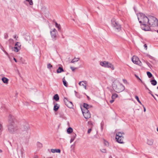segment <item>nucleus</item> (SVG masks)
Masks as SVG:
<instances>
[{"instance_id": "f03ea898", "label": "nucleus", "mask_w": 158, "mask_h": 158, "mask_svg": "<svg viewBox=\"0 0 158 158\" xmlns=\"http://www.w3.org/2000/svg\"><path fill=\"white\" fill-rule=\"evenodd\" d=\"M138 19L140 23H148V16H146L143 13H140L137 15Z\"/></svg>"}, {"instance_id": "4468645a", "label": "nucleus", "mask_w": 158, "mask_h": 158, "mask_svg": "<svg viewBox=\"0 0 158 158\" xmlns=\"http://www.w3.org/2000/svg\"><path fill=\"white\" fill-rule=\"evenodd\" d=\"M15 118L11 114L9 115L8 117L9 123H15Z\"/></svg>"}, {"instance_id": "79ce46f5", "label": "nucleus", "mask_w": 158, "mask_h": 158, "mask_svg": "<svg viewBox=\"0 0 158 158\" xmlns=\"http://www.w3.org/2000/svg\"><path fill=\"white\" fill-rule=\"evenodd\" d=\"M8 37V35L6 33L4 35V38L5 39H7Z\"/></svg>"}, {"instance_id": "9d476101", "label": "nucleus", "mask_w": 158, "mask_h": 158, "mask_svg": "<svg viewBox=\"0 0 158 158\" xmlns=\"http://www.w3.org/2000/svg\"><path fill=\"white\" fill-rule=\"evenodd\" d=\"M17 151L19 157L20 156L23 158L24 157L25 154L23 149H17Z\"/></svg>"}, {"instance_id": "09e8293b", "label": "nucleus", "mask_w": 158, "mask_h": 158, "mask_svg": "<svg viewBox=\"0 0 158 158\" xmlns=\"http://www.w3.org/2000/svg\"><path fill=\"white\" fill-rule=\"evenodd\" d=\"M114 99H112V100H110V102L111 103H112L114 101Z\"/></svg>"}, {"instance_id": "aec40b11", "label": "nucleus", "mask_w": 158, "mask_h": 158, "mask_svg": "<svg viewBox=\"0 0 158 158\" xmlns=\"http://www.w3.org/2000/svg\"><path fill=\"white\" fill-rule=\"evenodd\" d=\"M64 70L62 67H59L58 69L57 70L56 72L57 73H61L62 72H64Z\"/></svg>"}, {"instance_id": "49530a36", "label": "nucleus", "mask_w": 158, "mask_h": 158, "mask_svg": "<svg viewBox=\"0 0 158 158\" xmlns=\"http://www.w3.org/2000/svg\"><path fill=\"white\" fill-rule=\"evenodd\" d=\"M142 105L143 106V111H144V112H145L146 110V108H145V107L142 104Z\"/></svg>"}, {"instance_id": "cd10ccee", "label": "nucleus", "mask_w": 158, "mask_h": 158, "mask_svg": "<svg viewBox=\"0 0 158 158\" xmlns=\"http://www.w3.org/2000/svg\"><path fill=\"white\" fill-rule=\"evenodd\" d=\"M76 135L75 134H74L71 137V138L70 140V143H72L73 142L74 139H75V138H76Z\"/></svg>"}, {"instance_id": "72a5a7b5", "label": "nucleus", "mask_w": 158, "mask_h": 158, "mask_svg": "<svg viewBox=\"0 0 158 158\" xmlns=\"http://www.w3.org/2000/svg\"><path fill=\"white\" fill-rule=\"evenodd\" d=\"M118 96V95L116 94H113L112 96V99H115L116 98H117Z\"/></svg>"}, {"instance_id": "9b49d317", "label": "nucleus", "mask_w": 158, "mask_h": 158, "mask_svg": "<svg viewBox=\"0 0 158 158\" xmlns=\"http://www.w3.org/2000/svg\"><path fill=\"white\" fill-rule=\"evenodd\" d=\"M51 37L52 40L55 41L56 40V33H57V31L55 28L53 29L52 31L50 32Z\"/></svg>"}, {"instance_id": "6e6d98bb", "label": "nucleus", "mask_w": 158, "mask_h": 158, "mask_svg": "<svg viewBox=\"0 0 158 158\" xmlns=\"http://www.w3.org/2000/svg\"><path fill=\"white\" fill-rule=\"evenodd\" d=\"M13 59L16 62H17V60L15 58H14Z\"/></svg>"}, {"instance_id": "680f3d73", "label": "nucleus", "mask_w": 158, "mask_h": 158, "mask_svg": "<svg viewBox=\"0 0 158 158\" xmlns=\"http://www.w3.org/2000/svg\"><path fill=\"white\" fill-rule=\"evenodd\" d=\"M145 86L147 89L149 90L148 89L147 87L146 86Z\"/></svg>"}, {"instance_id": "774afa93", "label": "nucleus", "mask_w": 158, "mask_h": 158, "mask_svg": "<svg viewBox=\"0 0 158 158\" xmlns=\"http://www.w3.org/2000/svg\"><path fill=\"white\" fill-rule=\"evenodd\" d=\"M157 131L158 132V128H157Z\"/></svg>"}, {"instance_id": "f8f14e48", "label": "nucleus", "mask_w": 158, "mask_h": 158, "mask_svg": "<svg viewBox=\"0 0 158 158\" xmlns=\"http://www.w3.org/2000/svg\"><path fill=\"white\" fill-rule=\"evenodd\" d=\"M132 62L135 64L141 65V64L140 61L139 60L138 57L135 56H133L132 59Z\"/></svg>"}, {"instance_id": "39448f33", "label": "nucleus", "mask_w": 158, "mask_h": 158, "mask_svg": "<svg viewBox=\"0 0 158 158\" xmlns=\"http://www.w3.org/2000/svg\"><path fill=\"white\" fill-rule=\"evenodd\" d=\"M112 26L116 32L119 31L121 30V25L114 19L111 20Z\"/></svg>"}, {"instance_id": "e433bc0d", "label": "nucleus", "mask_w": 158, "mask_h": 158, "mask_svg": "<svg viewBox=\"0 0 158 158\" xmlns=\"http://www.w3.org/2000/svg\"><path fill=\"white\" fill-rule=\"evenodd\" d=\"M15 46H17L19 48H20L21 45L20 43L17 42L16 43Z\"/></svg>"}, {"instance_id": "2f4dec72", "label": "nucleus", "mask_w": 158, "mask_h": 158, "mask_svg": "<svg viewBox=\"0 0 158 158\" xmlns=\"http://www.w3.org/2000/svg\"><path fill=\"white\" fill-rule=\"evenodd\" d=\"M55 25L56 27L58 29V30L60 31V30L61 29L60 26V24H58L56 22L55 23Z\"/></svg>"}, {"instance_id": "7c9ffc66", "label": "nucleus", "mask_w": 158, "mask_h": 158, "mask_svg": "<svg viewBox=\"0 0 158 158\" xmlns=\"http://www.w3.org/2000/svg\"><path fill=\"white\" fill-rule=\"evenodd\" d=\"M25 40L28 41L29 43H30V41H31L30 37L29 35L26 36L25 38Z\"/></svg>"}, {"instance_id": "dca6fc26", "label": "nucleus", "mask_w": 158, "mask_h": 158, "mask_svg": "<svg viewBox=\"0 0 158 158\" xmlns=\"http://www.w3.org/2000/svg\"><path fill=\"white\" fill-rule=\"evenodd\" d=\"M83 115L84 117L86 119H88L91 117V115L89 112L87 113H85V114L83 113Z\"/></svg>"}, {"instance_id": "f704fd0d", "label": "nucleus", "mask_w": 158, "mask_h": 158, "mask_svg": "<svg viewBox=\"0 0 158 158\" xmlns=\"http://www.w3.org/2000/svg\"><path fill=\"white\" fill-rule=\"evenodd\" d=\"M81 82H83L85 84H87V81H80L79 82L78 84L80 85H82L83 86L84 85L83 84H81Z\"/></svg>"}, {"instance_id": "37998d69", "label": "nucleus", "mask_w": 158, "mask_h": 158, "mask_svg": "<svg viewBox=\"0 0 158 158\" xmlns=\"http://www.w3.org/2000/svg\"><path fill=\"white\" fill-rule=\"evenodd\" d=\"M70 69H72L73 71H74L75 69H77V68H74L73 67H70Z\"/></svg>"}, {"instance_id": "8fccbe9b", "label": "nucleus", "mask_w": 158, "mask_h": 158, "mask_svg": "<svg viewBox=\"0 0 158 158\" xmlns=\"http://www.w3.org/2000/svg\"><path fill=\"white\" fill-rule=\"evenodd\" d=\"M144 47L147 50V45L146 44H144Z\"/></svg>"}, {"instance_id": "1a4fd4ad", "label": "nucleus", "mask_w": 158, "mask_h": 158, "mask_svg": "<svg viewBox=\"0 0 158 158\" xmlns=\"http://www.w3.org/2000/svg\"><path fill=\"white\" fill-rule=\"evenodd\" d=\"M64 102L65 105L69 108H71L73 107V105L72 102L69 101L67 99L64 98Z\"/></svg>"}, {"instance_id": "2eb2a0df", "label": "nucleus", "mask_w": 158, "mask_h": 158, "mask_svg": "<svg viewBox=\"0 0 158 158\" xmlns=\"http://www.w3.org/2000/svg\"><path fill=\"white\" fill-rule=\"evenodd\" d=\"M54 106L53 108V110L55 111H56L58 110V109H59V107H60V105L58 104L57 103H54Z\"/></svg>"}, {"instance_id": "20e7f679", "label": "nucleus", "mask_w": 158, "mask_h": 158, "mask_svg": "<svg viewBox=\"0 0 158 158\" xmlns=\"http://www.w3.org/2000/svg\"><path fill=\"white\" fill-rule=\"evenodd\" d=\"M8 131L11 134L16 132L18 130V127L15 123H9L8 125Z\"/></svg>"}, {"instance_id": "a878e982", "label": "nucleus", "mask_w": 158, "mask_h": 158, "mask_svg": "<svg viewBox=\"0 0 158 158\" xmlns=\"http://www.w3.org/2000/svg\"><path fill=\"white\" fill-rule=\"evenodd\" d=\"M150 82H151V84L153 85H155L157 84V81L154 79L151 80L150 81Z\"/></svg>"}, {"instance_id": "58836bf2", "label": "nucleus", "mask_w": 158, "mask_h": 158, "mask_svg": "<svg viewBox=\"0 0 158 158\" xmlns=\"http://www.w3.org/2000/svg\"><path fill=\"white\" fill-rule=\"evenodd\" d=\"M135 98L138 101V102L141 105H142V104L141 102L140 101L139 98L137 96H135Z\"/></svg>"}, {"instance_id": "f3484780", "label": "nucleus", "mask_w": 158, "mask_h": 158, "mask_svg": "<svg viewBox=\"0 0 158 158\" xmlns=\"http://www.w3.org/2000/svg\"><path fill=\"white\" fill-rule=\"evenodd\" d=\"M51 151L53 153L55 152L60 153V152L61 150L60 149H51Z\"/></svg>"}, {"instance_id": "a211bd4d", "label": "nucleus", "mask_w": 158, "mask_h": 158, "mask_svg": "<svg viewBox=\"0 0 158 158\" xmlns=\"http://www.w3.org/2000/svg\"><path fill=\"white\" fill-rule=\"evenodd\" d=\"M2 80L4 83L6 84H7L8 83L9 80L7 78L3 77L2 78Z\"/></svg>"}, {"instance_id": "bb28decb", "label": "nucleus", "mask_w": 158, "mask_h": 158, "mask_svg": "<svg viewBox=\"0 0 158 158\" xmlns=\"http://www.w3.org/2000/svg\"><path fill=\"white\" fill-rule=\"evenodd\" d=\"M73 129L71 127H69L67 130V132L68 134H69L73 132Z\"/></svg>"}, {"instance_id": "c85d7f7f", "label": "nucleus", "mask_w": 158, "mask_h": 158, "mask_svg": "<svg viewBox=\"0 0 158 158\" xmlns=\"http://www.w3.org/2000/svg\"><path fill=\"white\" fill-rule=\"evenodd\" d=\"M62 80H63V82L64 85L65 86L67 87L68 86V84H67V82L66 81H65V77H64L63 78Z\"/></svg>"}, {"instance_id": "a18cd8bd", "label": "nucleus", "mask_w": 158, "mask_h": 158, "mask_svg": "<svg viewBox=\"0 0 158 158\" xmlns=\"http://www.w3.org/2000/svg\"><path fill=\"white\" fill-rule=\"evenodd\" d=\"M91 130H91V128L89 129V130L88 131V134L90 133L91 132Z\"/></svg>"}, {"instance_id": "338daca9", "label": "nucleus", "mask_w": 158, "mask_h": 158, "mask_svg": "<svg viewBox=\"0 0 158 158\" xmlns=\"http://www.w3.org/2000/svg\"><path fill=\"white\" fill-rule=\"evenodd\" d=\"M11 40L12 41L13 40L12 39H10L9 40Z\"/></svg>"}, {"instance_id": "603ef678", "label": "nucleus", "mask_w": 158, "mask_h": 158, "mask_svg": "<svg viewBox=\"0 0 158 158\" xmlns=\"http://www.w3.org/2000/svg\"><path fill=\"white\" fill-rule=\"evenodd\" d=\"M21 61H22V64H25V60H21Z\"/></svg>"}, {"instance_id": "6ab92c4d", "label": "nucleus", "mask_w": 158, "mask_h": 158, "mask_svg": "<svg viewBox=\"0 0 158 158\" xmlns=\"http://www.w3.org/2000/svg\"><path fill=\"white\" fill-rule=\"evenodd\" d=\"M154 142L153 139H151L147 140V143L148 144L150 145H152Z\"/></svg>"}, {"instance_id": "f257e3e1", "label": "nucleus", "mask_w": 158, "mask_h": 158, "mask_svg": "<svg viewBox=\"0 0 158 158\" xmlns=\"http://www.w3.org/2000/svg\"><path fill=\"white\" fill-rule=\"evenodd\" d=\"M113 89L117 93H120L123 91L125 89L123 85L118 82H114L113 85Z\"/></svg>"}, {"instance_id": "c03bdc74", "label": "nucleus", "mask_w": 158, "mask_h": 158, "mask_svg": "<svg viewBox=\"0 0 158 158\" xmlns=\"http://www.w3.org/2000/svg\"><path fill=\"white\" fill-rule=\"evenodd\" d=\"M135 76L138 79L140 80L141 82H142V81L141 79L136 75L135 74Z\"/></svg>"}, {"instance_id": "0eeeda50", "label": "nucleus", "mask_w": 158, "mask_h": 158, "mask_svg": "<svg viewBox=\"0 0 158 158\" xmlns=\"http://www.w3.org/2000/svg\"><path fill=\"white\" fill-rule=\"evenodd\" d=\"M124 134L123 132H118L116 135V139L117 141L119 143H123L124 137L123 136Z\"/></svg>"}, {"instance_id": "4be33fe9", "label": "nucleus", "mask_w": 158, "mask_h": 158, "mask_svg": "<svg viewBox=\"0 0 158 158\" xmlns=\"http://www.w3.org/2000/svg\"><path fill=\"white\" fill-rule=\"evenodd\" d=\"M20 48L18 47L17 46H15L14 47L12 48V50L15 52H17L19 51Z\"/></svg>"}, {"instance_id": "5701e85b", "label": "nucleus", "mask_w": 158, "mask_h": 158, "mask_svg": "<svg viewBox=\"0 0 158 158\" xmlns=\"http://www.w3.org/2000/svg\"><path fill=\"white\" fill-rule=\"evenodd\" d=\"M53 99L56 101H58L59 99L58 95L57 94H55L53 97Z\"/></svg>"}, {"instance_id": "69168bd1", "label": "nucleus", "mask_w": 158, "mask_h": 158, "mask_svg": "<svg viewBox=\"0 0 158 158\" xmlns=\"http://www.w3.org/2000/svg\"><path fill=\"white\" fill-rule=\"evenodd\" d=\"M88 123L89 124V123H91V122H88Z\"/></svg>"}, {"instance_id": "7ed1b4c3", "label": "nucleus", "mask_w": 158, "mask_h": 158, "mask_svg": "<svg viewBox=\"0 0 158 158\" xmlns=\"http://www.w3.org/2000/svg\"><path fill=\"white\" fill-rule=\"evenodd\" d=\"M149 25L151 26L154 27L158 26V20L155 17L151 15H148Z\"/></svg>"}, {"instance_id": "c756f323", "label": "nucleus", "mask_w": 158, "mask_h": 158, "mask_svg": "<svg viewBox=\"0 0 158 158\" xmlns=\"http://www.w3.org/2000/svg\"><path fill=\"white\" fill-rule=\"evenodd\" d=\"M104 141V143L105 145L106 146V147H108L109 145V143L108 142L106 141L105 139H103Z\"/></svg>"}, {"instance_id": "864d4df0", "label": "nucleus", "mask_w": 158, "mask_h": 158, "mask_svg": "<svg viewBox=\"0 0 158 158\" xmlns=\"http://www.w3.org/2000/svg\"><path fill=\"white\" fill-rule=\"evenodd\" d=\"M123 81H124V83H126L127 82V81L126 80H125L124 79H123Z\"/></svg>"}, {"instance_id": "bf43d9fd", "label": "nucleus", "mask_w": 158, "mask_h": 158, "mask_svg": "<svg viewBox=\"0 0 158 158\" xmlns=\"http://www.w3.org/2000/svg\"><path fill=\"white\" fill-rule=\"evenodd\" d=\"M83 86H84V88L85 89H86V85H83Z\"/></svg>"}, {"instance_id": "13d9d810", "label": "nucleus", "mask_w": 158, "mask_h": 158, "mask_svg": "<svg viewBox=\"0 0 158 158\" xmlns=\"http://www.w3.org/2000/svg\"><path fill=\"white\" fill-rule=\"evenodd\" d=\"M34 158H38V156L37 155H35L34 157Z\"/></svg>"}, {"instance_id": "052dcab7", "label": "nucleus", "mask_w": 158, "mask_h": 158, "mask_svg": "<svg viewBox=\"0 0 158 158\" xmlns=\"http://www.w3.org/2000/svg\"><path fill=\"white\" fill-rule=\"evenodd\" d=\"M4 52H5V53H6V54L7 55H8V53L6 52L5 51H4Z\"/></svg>"}, {"instance_id": "3c124183", "label": "nucleus", "mask_w": 158, "mask_h": 158, "mask_svg": "<svg viewBox=\"0 0 158 158\" xmlns=\"http://www.w3.org/2000/svg\"><path fill=\"white\" fill-rule=\"evenodd\" d=\"M2 129V126L1 124H0V131H1Z\"/></svg>"}, {"instance_id": "473e14b6", "label": "nucleus", "mask_w": 158, "mask_h": 158, "mask_svg": "<svg viewBox=\"0 0 158 158\" xmlns=\"http://www.w3.org/2000/svg\"><path fill=\"white\" fill-rule=\"evenodd\" d=\"M37 147L39 148H41L43 147L42 144L39 142H37Z\"/></svg>"}, {"instance_id": "de8ad7c7", "label": "nucleus", "mask_w": 158, "mask_h": 158, "mask_svg": "<svg viewBox=\"0 0 158 158\" xmlns=\"http://www.w3.org/2000/svg\"><path fill=\"white\" fill-rule=\"evenodd\" d=\"M147 56L148 57H149V58H151V59H152L153 57L151 56L150 55H147Z\"/></svg>"}, {"instance_id": "e2e57ef3", "label": "nucleus", "mask_w": 158, "mask_h": 158, "mask_svg": "<svg viewBox=\"0 0 158 158\" xmlns=\"http://www.w3.org/2000/svg\"><path fill=\"white\" fill-rule=\"evenodd\" d=\"M2 152V151L1 149H0V153Z\"/></svg>"}, {"instance_id": "412c9836", "label": "nucleus", "mask_w": 158, "mask_h": 158, "mask_svg": "<svg viewBox=\"0 0 158 158\" xmlns=\"http://www.w3.org/2000/svg\"><path fill=\"white\" fill-rule=\"evenodd\" d=\"M91 107V106L88 104L87 103H84L83 104V107L84 108L86 109V108H87V109H88L90 108Z\"/></svg>"}, {"instance_id": "393cba45", "label": "nucleus", "mask_w": 158, "mask_h": 158, "mask_svg": "<svg viewBox=\"0 0 158 158\" xmlns=\"http://www.w3.org/2000/svg\"><path fill=\"white\" fill-rule=\"evenodd\" d=\"M79 60V58H73L71 61V63H74L78 61Z\"/></svg>"}, {"instance_id": "a19ab883", "label": "nucleus", "mask_w": 158, "mask_h": 158, "mask_svg": "<svg viewBox=\"0 0 158 158\" xmlns=\"http://www.w3.org/2000/svg\"><path fill=\"white\" fill-rule=\"evenodd\" d=\"M52 66L50 64H48L47 65V68L48 69H51L52 68Z\"/></svg>"}, {"instance_id": "5fc2aeb1", "label": "nucleus", "mask_w": 158, "mask_h": 158, "mask_svg": "<svg viewBox=\"0 0 158 158\" xmlns=\"http://www.w3.org/2000/svg\"><path fill=\"white\" fill-rule=\"evenodd\" d=\"M151 95H152V96L155 99V100H156V98L154 97V95L153 94H151Z\"/></svg>"}, {"instance_id": "0e129e2a", "label": "nucleus", "mask_w": 158, "mask_h": 158, "mask_svg": "<svg viewBox=\"0 0 158 158\" xmlns=\"http://www.w3.org/2000/svg\"><path fill=\"white\" fill-rule=\"evenodd\" d=\"M146 63L148 65V64H149V63L148 62H147Z\"/></svg>"}, {"instance_id": "b1692460", "label": "nucleus", "mask_w": 158, "mask_h": 158, "mask_svg": "<svg viewBox=\"0 0 158 158\" xmlns=\"http://www.w3.org/2000/svg\"><path fill=\"white\" fill-rule=\"evenodd\" d=\"M82 111L83 114H85V113H87L89 112V111L88 109H87V108L86 109L84 108V109H81Z\"/></svg>"}, {"instance_id": "ddd939ff", "label": "nucleus", "mask_w": 158, "mask_h": 158, "mask_svg": "<svg viewBox=\"0 0 158 158\" xmlns=\"http://www.w3.org/2000/svg\"><path fill=\"white\" fill-rule=\"evenodd\" d=\"M147 23H144L142 24L141 25V27L142 29L144 31H148L150 30V27L148 25L146 24Z\"/></svg>"}, {"instance_id": "4d7b16f0", "label": "nucleus", "mask_w": 158, "mask_h": 158, "mask_svg": "<svg viewBox=\"0 0 158 158\" xmlns=\"http://www.w3.org/2000/svg\"><path fill=\"white\" fill-rule=\"evenodd\" d=\"M14 38L15 39H17V38H18V37H17L16 35H15L14 37Z\"/></svg>"}, {"instance_id": "6e6552de", "label": "nucleus", "mask_w": 158, "mask_h": 158, "mask_svg": "<svg viewBox=\"0 0 158 158\" xmlns=\"http://www.w3.org/2000/svg\"><path fill=\"white\" fill-rule=\"evenodd\" d=\"M100 64L102 66L105 68H110L112 70H114V68L113 65L111 63L106 61H103L100 62Z\"/></svg>"}, {"instance_id": "4c0bfd02", "label": "nucleus", "mask_w": 158, "mask_h": 158, "mask_svg": "<svg viewBox=\"0 0 158 158\" xmlns=\"http://www.w3.org/2000/svg\"><path fill=\"white\" fill-rule=\"evenodd\" d=\"M26 1L29 2V4L31 5H32L33 4L32 0H26Z\"/></svg>"}, {"instance_id": "ea45409f", "label": "nucleus", "mask_w": 158, "mask_h": 158, "mask_svg": "<svg viewBox=\"0 0 158 158\" xmlns=\"http://www.w3.org/2000/svg\"><path fill=\"white\" fill-rule=\"evenodd\" d=\"M100 151L103 153H106V149H101Z\"/></svg>"}, {"instance_id": "423d86ee", "label": "nucleus", "mask_w": 158, "mask_h": 158, "mask_svg": "<svg viewBox=\"0 0 158 158\" xmlns=\"http://www.w3.org/2000/svg\"><path fill=\"white\" fill-rule=\"evenodd\" d=\"M29 128L28 126H23L22 127L20 131V133L22 135L26 137H28L29 135L28 133Z\"/></svg>"}, {"instance_id": "c9c22d12", "label": "nucleus", "mask_w": 158, "mask_h": 158, "mask_svg": "<svg viewBox=\"0 0 158 158\" xmlns=\"http://www.w3.org/2000/svg\"><path fill=\"white\" fill-rule=\"evenodd\" d=\"M147 75L149 78H151L152 76V74L150 72H147Z\"/></svg>"}]
</instances>
